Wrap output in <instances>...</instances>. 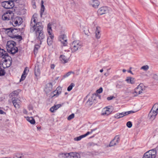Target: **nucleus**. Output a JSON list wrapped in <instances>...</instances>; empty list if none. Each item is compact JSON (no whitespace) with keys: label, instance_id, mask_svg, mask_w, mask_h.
Wrapping results in <instances>:
<instances>
[{"label":"nucleus","instance_id":"29","mask_svg":"<svg viewBox=\"0 0 158 158\" xmlns=\"http://www.w3.org/2000/svg\"><path fill=\"white\" fill-rule=\"evenodd\" d=\"M124 116L123 112L121 113H118L114 115V117L115 118H120L123 117Z\"/></svg>","mask_w":158,"mask_h":158},{"label":"nucleus","instance_id":"45","mask_svg":"<svg viewBox=\"0 0 158 158\" xmlns=\"http://www.w3.org/2000/svg\"><path fill=\"white\" fill-rule=\"evenodd\" d=\"M127 126L128 128H131L132 126V123L130 121L128 122L127 123Z\"/></svg>","mask_w":158,"mask_h":158},{"label":"nucleus","instance_id":"54","mask_svg":"<svg viewBox=\"0 0 158 158\" xmlns=\"http://www.w3.org/2000/svg\"><path fill=\"white\" fill-rule=\"evenodd\" d=\"M32 6H33V8H34V9H35L36 8V6L35 5V2H34V1H33L32 2Z\"/></svg>","mask_w":158,"mask_h":158},{"label":"nucleus","instance_id":"24","mask_svg":"<svg viewBox=\"0 0 158 158\" xmlns=\"http://www.w3.org/2000/svg\"><path fill=\"white\" fill-rule=\"evenodd\" d=\"M61 105L60 104H57L52 106L50 108V111L53 112L54 110H57L58 108L61 107Z\"/></svg>","mask_w":158,"mask_h":158},{"label":"nucleus","instance_id":"11","mask_svg":"<svg viewBox=\"0 0 158 158\" xmlns=\"http://www.w3.org/2000/svg\"><path fill=\"white\" fill-rule=\"evenodd\" d=\"M61 87H57L56 89L51 93L50 97L53 98L54 96H58L61 93Z\"/></svg>","mask_w":158,"mask_h":158},{"label":"nucleus","instance_id":"38","mask_svg":"<svg viewBox=\"0 0 158 158\" xmlns=\"http://www.w3.org/2000/svg\"><path fill=\"white\" fill-rule=\"evenodd\" d=\"M75 86L74 84L72 83L67 88V90L69 91H70L72 89L73 87Z\"/></svg>","mask_w":158,"mask_h":158},{"label":"nucleus","instance_id":"58","mask_svg":"<svg viewBox=\"0 0 158 158\" xmlns=\"http://www.w3.org/2000/svg\"><path fill=\"white\" fill-rule=\"evenodd\" d=\"M51 68L52 69H54L55 67V65L54 64H52L51 65Z\"/></svg>","mask_w":158,"mask_h":158},{"label":"nucleus","instance_id":"6","mask_svg":"<svg viewBox=\"0 0 158 158\" xmlns=\"http://www.w3.org/2000/svg\"><path fill=\"white\" fill-rule=\"evenodd\" d=\"M1 5L5 9H10L14 6V2L13 1H9L3 2L1 3Z\"/></svg>","mask_w":158,"mask_h":158},{"label":"nucleus","instance_id":"16","mask_svg":"<svg viewBox=\"0 0 158 158\" xmlns=\"http://www.w3.org/2000/svg\"><path fill=\"white\" fill-rule=\"evenodd\" d=\"M110 109L108 108V107H106L103 108L102 111V113L101 115H109L111 112V111L110 110Z\"/></svg>","mask_w":158,"mask_h":158},{"label":"nucleus","instance_id":"39","mask_svg":"<svg viewBox=\"0 0 158 158\" xmlns=\"http://www.w3.org/2000/svg\"><path fill=\"white\" fill-rule=\"evenodd\" d=\"M115 140L116 141H115V142H116V143H117V144H118V143L119 142V141H120V137H119V135H116L114 138Z\"/></svg>","mask_w":158,"mask_h":158},{"label":"nucleus","instance_id":"2","mask_svg":"<svg viewBox=\"0 0 158 158\" xmlns=\"http://www.w3.org/2000/svg\"><path fill=\"white\" fill-rule=\"evenodd\" d=\"M81 43L79 40L73 41L70 45V48L73 52H75L82 47Z\"/></svg>","mask_w":158,"mask_h":158},{"label":"nucleus","instance_id":"33","mask_svg":"<svg viewBox=\"0 0 158 158\" xmlns=\"http://www.w3.org/2000/svg\"><path fill=\"white\" fill-rule=\"evenodd\" d=\"M44 2L43 0L41 1V9L40 11V15H41L44 12L45 9L44 6L43 5Z\"/></svg>","mask_w":158,"mask_h":158},{"label":"nucleus","instance_id":"64","mask_svg":"<svg viewBox=\"0 0 158 158\" xmlns=\"http://www.w3.org/2000/svg\"><path fill=\"white\" fill-rule=\"evenodd\" d=\"M28 70V68L27 67L25 68L23 71H25V72L26 73V72Z\"/></svg>","mask_w":158,"mask_h":158},{"label":"nucleus","instance_id":"13","mask_svg":"<svg viewBox=\"0 0 158 158\" xmlns=\"http://www.w3.org/2000/svg\"><path fill=\"white\" fill-rule=\"evenodd\" d=\"M16 45V43L14 41L10 40L7 41L6 44V48L7 50L9 49V48H12L15 47Z\"/></svg>","mask_w":158,"mask_h":158},{"label":"nucleus","instance_id":"60","mask_svg":"<svg viewBox=\"0 0 158 158\" xmlns=\"http://www.w3.org/2000/svg\"><path fill=\"white\" fill-rule=\"evenodd\" d=\"M92 133V132H89V131H88L86 134H85V135L86 136H87L88 135H89V134H91Z\"/></svg>","mask_w":158,"mask_h":158},{"label":"nucleus","instance_id":"5","mask_svg":"<svg viewBox=\"0 0 158 158\" xmlns=\"http://www.w3.org/2000/svg\"><path fill=\"white\" fill-rule=\"evenodd\" d=\"M56 21L55 20H53L51 24H50V38L52 39L51 40H50V44H51V42L52 41V42H54V40H53L54 38V35L53 33L51 32L52 31V28L54 29H55L56 27Z\"/></svg>","mask_w":158,"mask_h":158},{"label":"nucleus","instance_id":"49","mask_svg":"<svg viewBox=\"0 0 158 158\" xmlns=\"http://www.w3.org/2000/svg\"><path fill=\"white\" fill-rule=\"evenodd\" d=\"M74 158H80V156L79 154L78 153H76L74 157Z\"/></svg>","mask_w":158,"mask_h":158},{"label":"nucleus","instance_id":"17","mask_svg":"<svg viewBox=\"0 0 158 158\" xmlns=\"http://www.w3.org/2000/svg\"><path fill=\"white\" fill-rule=\"evenodd\" d=\"M9 55L3 49L0 48V57L3 59L6 58V57H8Z\"/></svg>","mask_w":158,"mask_h":158},{"label":"nucleus","instance_id":"31","mask_svg":"<svg viewBox=\"0 0 158 158\" xmlns=\"http://www.w3.org/2000/svg\"><path fill=\"white\" fill-rule=\"evenodd\" d=\"M11 28L13 35H15V33L20 31V28H15L13 27Z\"/></svg>","mask_w":158,"mask_h":158},{"label":"nucleus","instance_id":"43","mask_svg":"<svg viewBox=\"0 0 158 158\" xmlns=\"http://www.w3.org/2000/svg\"><path fill=\"white\" fill-rule=\"evenodd\" d=\"M76 153V152H70L68 153L67 155H68V157L70 156L71 157H72L74 158Z\"/></svg>","mask_w":158,"mask_h":158},{"label":"nucleus","instance_id":"46","mask_svg":"<svg viewBox=\"0 0 158 158\" xmlns=\"http://www.w3.org/2000/svg\"><path fill=\"white\" fill-rule=\"evenodd\" d=\"M148 66L147 65L143 66L141 68V69H143L145 70H147L148 69Z\"/></svg>","mask_w":158,"mask_h":158},{"label":"nucleus","instance_id":"59","mask_svg":"<svg viewBox=\"0 0 158 158\" xmlns=\"http://www.w3.org/2000/svg\"><path fill=\"white\" fill-rule=\"evenodd\" d=\"M23 112L24 114H27V111L25 109H24L23 110Z\"/></svg>","mask_w":158,"mask_h":158},{"label":"nucleus","instance_id":"32","mask_svg":"<svg viewBox=\"0 0 158 158\" xmlns=\"http://www.w3.org/2000/svg\"><path fill=\"white\" fill-rule=\"evenodd\" d=\"M152 109L155 110V111L158 113V102L156 103L154 105Z\"/></svg>","mask_w":158,"mask_h":158},{"label":"nucleus","instance_id":"19","mask_svg":"<svg viewBox=\"0 0 158 158\" xmlns=\"http://www.w3.org/2000/svg\"><path fill=\"white\" fill-rule=\"evenodd\" d=\"M94 100H95V96L92 95V96L89 98L86 103L89 105L91 106L93 104Z\"/></svg>","mask_w":158,"mask_h":158},{"label":"nucleus","instance_id":"53","mask_svg":"<svg viewBox=\"0 0 158 158\" xmlns=\"http://www.w3.org/2000/svg\"><path fill=\"white\" fill-rule=\"evenodd\" d=\"M84 29H83V30H84L83 31L84 32L85 34V35H88V33H88V31H85V28H84Z\"/></svg>","mask_w":158,"mask_h":158},{"label":"nucleus","instance_id":"37","mask_svg":"<svg viewBox=\"0 0 158 158\" xmlns=\"http://www.w3.org/2000/svg\"><path fill=\"white\" fill-rule=\"evenodd\" d=\"M1 66H0V76L4 75L6 73L5 70L1 68Z\"/></svg>","mask_w":158,"mask_h":158},{"label":"nucleus","instance_id":"27","mask_svg":"<svg viewBox=\"0 0 158 158\" xmlns=\"http://www.w3.org/2000/svg\"><path fill=\"white\" fill-rule=\"evenodd\" d=\"M35 73L36 76H39L40 74V71L38 66L36 65L35 66Z\"/></svg>","mask_w":158,"mask_h":158},{"label":"nucleus","instance_id":"30","mask_svg":"<svg viewBox=\"0 0 158 158\" xmlns=\"http://www.w3.org/2000/svg\"><path fill=\"white\" fill-rule=\"evenodd\" d=\"M19 92L18 91L16 90H15L13 92L10 93V97H15V96H17L18 95Z\"/></svg>","mask_w":158,"mask_h":158},{"label":"nucleus","instance_id":"36","mask_svg":"<svg viewBox=\"0 0 158 158\" xmlns=\"http://www.w3.org/2000/svg\"><path fill=\"white\" fill-rule=\"evenodd\" d=\"M117 145V143L115 142V140L114 139L110 143L109 146L110 147L114 146Z\"/></svg>","mask_w":158,"mask_h":158},{"label":"nucleus","instance_id":"55","mask_svg":"<svg viewBox=\"0 0 158 158\" xmlns=\"http://www.w3.org/2000/svg\"><path fill=\"white\" fill-rule=\"evenodd\" d=\"M47 28L48 32L49 34V23L48 24Z\"/></svg>","mask_w":158,"mask_h":158},{"label":"nucleus","instance_id":"21","mask_svg":"<svg viewBox=\"0 0 158 158\" xmlns=\"http://www.w3.org/2000/svg\"><path fill=\"white\" fill-rule=\"evenodd\" d=\"M126 81L128 83L134 84L135 82V79L134 78L128 77L127 78Z\"/></svg>","mask_w":158,"mask_h":158},{"label":"nucleus","instance_id":"42","mask_svg":"<svg viewBox=\"0 0 158 158\" xmlns=\"http://www.w3.org/2000/svg\"><path fill=\"white\" fill-rule=\"evenodd\" d=\"M74 117V114H72L71 115H69L67 118V119L68 120H70L72 119Z\"/></svg>","mask_w":158,"mask_h":158},{"label":"nucleus","instance_id":"3","mask_svg":"<svg viewBox=\"0 0 158 158\" xmlns=\"http://www.w3.org/2000/svg\"><path fill=\"white\" fill-rule=\"evenodd\" d=\"M156 155V150L153 149L145 152L143 155V158H155Z\"/></svg>","mask_w":158,"mask_h":158},{"label":"nucleus","instance_id":"8","mask_svg":"<svg viewBox=\"0 0 158 158\" xmlns=\"http://www.w3.org/2000/svg\"><path fill=\"white\" fill-rule=\"evenodd\" d=\"M12 14H13L12 11L7 12L2 15V19L3 20H9L12 18V15H11Z\"/></svg>","mask_w":158,"mask_h":158},{"label":"nucleus","instance_id":"7","mask_svg":"<svg viewBox=\"0 0 158 158\" xmlns=\"http://www.w3.org/2000/svg\"><path fill=\"white\" fill-rule=\"evenodd\" d=\"M12 102L16 108H19L21 105V101L19 99L16 97H14L12 98Z\"/></svg>","mask_w":158,"mask_h":158},{"label":"nucleus","instance_id":"9","mask_svg":"<svg viewBox=\"0 0 158 158\" xmlns=\"http://www.w3.org/2000/svg\"><path fill=\"white\" fill-rule=\"evenodd\" d=\"M158 114V113L155 111V110H153L151 109L148 115V117L149 119L152 121L153 120Z\"/></svg>","mask_w":158,"mask_h":158},{"label":"nucleus","instance_id":"23","mask_svg":"<svg viewBox=\"0 0 158 158\" xmlns=\"http://www.w3.org/2000/svg\"><path fill=\"white\" fill-rule=\"evenodd\" d=\"M124 86V84L122 81H118L117 82L116 86L117 88L118 89H121Z\"/></svg>","mask_w":158,"mask_h":158},{"label":"nucleus","instance_id":"44","mask_svg":"<svg viewBox=\"0 0 158 158\" xmlns=\"http://www.w3.org/2000/svg\"><path fill=\"white\" fill-rule=\"evenodd\" d=\"M72 73H73L71 71L69 72H68L66 74H65V75H64L63 76V78H64L65 77H68Z\"/></svg>","mask_w":158,"mask_h":158},{"label":"nucleus","instance_id":"26","mask_svg":"<svg viewBox=\"0 0 158 158\" xmlns=\"http://www.w3.org/2000/svg\"><path fill=\"white\" fill-rule=\"evenodd\" d=\"M27 120L31 124H34L35 123V121L34 119L32 117H26Z\"/></svg>","mask_w":158,"mask_h":158},{"label":"nucleus","instance_id":"51","mask_svg":"<svg viewBox=\"0 0 158 158\" xmlns=\"http://www.w3.org/2000/svg\"><path fill=\"white\" fill-rule=\"evenodd\" d=\"M153 78L155 79H158V75L157 74H153Z\"/></svg>","mask_w":158,"mask_h":158},{"label":"nucleus","instance_id":"47","mask_svg":"<svg viewBox=\"0 0 158 158\" xmlns=\"http://www.w3.org/2000/svg\"><path fill=\"white\" fill-rule=\"evenodd\" d=\"M14 23H13V25L14 26H17V25H19V24L18 23V22L17 20L14 21Z\"/></svg>","mask_w":158,"mask_h":158},{"label":"nucleus","instance_id":"1","mask_svg":"<svg viewBox=\"0 0 158 158\" xmlns=\"http://www.w3.org/2000/svg\"><path fill=\"white\" fill-rule=\"evenodd\" d=\"M36 15L34 14L31 18L30 29L31 31L34 32L37 39L41 40L44 38L43 31V27L41 22H36V17L35 16Z\"/></svg>","mask_w":158,"mask_h":158},{"label":"nucleus","instance_id":"12","mask_svg":"<svg viewBox=\"0 0 158 158\" xmlns=\"http://www.w3.org/2000/svg\"><path fill=\"white\" fill-rule=\"evenodd\" d=\"M143 89L142 88V87L140 86V85H139L135 89L134 93L136 94L134 95V97L137 96L138 95L141 94L142 93V91Z\"/></svg>","mask_w":158,"mask_h":158},{"label":"nucleus","instance_id":"15","mask_svg":"<svg viewBox=\"0 0 158 158\" xmlns=\"http://www.w3.org/2000/svg\"><path fill=\"white\" fill-rule=\"evenodd\" d=\"M107 11V8L106 7H102L100 8L98 11L99 15H102L106 13Z\"/></svg>","mask_w":158,"mask_h":158},{"label":"nucleus","instance_id":"63","mask_svg":"<svg viewBox=\"0 0 158 158\" xmlns=\"http://www.w3.org/2000/svg\"><path fill=\"white\" fill-rule=\"evenodd\" d=\"M80 136L81 139L86 137V136H85V134L83 135H81Z\"/></svg>","mask_w":158,"mask_h":158},{"label":"nucleus","instance_id":"14","mask_svg":"<svg viewBox=\"0 0 158 158\" xmlns=\"http://www.w3.org/2000/svg\"><path fill=\"white\" fill-rule=\"evenodd\" d=\"M4 29L5 30V33L6 34L9 36L13 38L15 35H13V34L11 28H4Z\"/></svg>","mask_w":158,"mask_h":158},{"label":"nucleus","instance_id":"4","mask_svg":"<svg viewBox=\"0 0 158 158\" xmlns=\"http://www.w3.org/2000/svg\"><path fill=\"white\" fill-rule=\"evenodd\" d=\"M7 59H2V66L4 69L8 68L10 66L12 63V60L11 57L8 56V57H6Z\"/></svg>","mask_w":158,"mask_h":158},{"label":"nucleus","instance_id":"56","mask_svg":"<svg viewBox=\"0 0 158 158\" xmlns=\"http://www.w3.org/2000/svg\"><path fill=\"white\" fill-rule=\"evenodd\" d=\"M39 48H40L39 45H35L34 48L38 50V49Z\"/></svg>","mask_w":158,"mask_h":158},{"label":"nucleus","instance_id":"62","mask_svg":"<svg viewBox=\"0 0 158 158\" xmlns=\"http://www.w3.org/2000/svg\"><path fill=\"white\" fill-rule=\"evenodd\" d=\"M13 158H23V157L22 156H20L19 157H18L17 156H14Z\"/></svg>","mask_w":158,"mask_h":158},{"label":"nucleus","instance_id":"61","mask_svg":"<svg viewBox=\"0 0 158 158\" xmlns=\"http://www.w3.org/2000/svg\"><path fill=\"white\" fill-rule=\"evenodd\" d=\"M37 52H38V50H37V49H35L34 48V53L35 55H36L37 53Z\"/></svg>","mask_w":158,"mask_h":158},{"label":"nucleus","instance_id":"57","mask_svg":"<svg viewBox=\"0 0 158 158\" xmlns=\"http://www.w3.org/2000/svg\"><path fill=\"white\" fill-rule=\"evenodd\" d=\"M6 113L4 111H3L2 110H0V114H5Z\"/></svg>","mask_w":158,"mask_h":158},{"label":"nucleus","instance_id":"48","mask_svg":"<svg viewBox=\"0 0 158 158\" xmlns=\"http://www.w3.org/2000/svg\"><path fill=\"white\" fill-rule=\"evenodd\" d=\"M103 89L102 87H100L99 89L97 90V92L98 94L101 93L102 92Z\"/></svg>","mask_w":158,"mask_h":158},{"label":"nucleus","instance_id":"22","mask_svg":"<svg viewBox=\"0 0 158 158\" xmlns=\"http://www.w3.org/2000/svg\"><path fill=\"white\" fill-rule=\"evenodd\" d=\"M9 49H8V52H10L12 54H14L15 53L17 52L18 50V48L15 46L12 48H9Z\"/></svg>","mask_w":158,"mask_h":158},{"label":"nucleus","instance_id":"50","mask_svg":"<svg viewBox=\"0 0 158 158\" xmlns=\"http://www.w3.org/2000/svg\"><path fill=\"white\" fill-rule=\"evenodd\" d=\"M81 139L80 136H79L77 137H76L74 138V140L75 141H79L80 140H81Z\"/></svg>","mask_w":158,"mask_h":158},{"label":"nucleus","instance_id":"41","mask_svg":"<svg viewBox=\"0 0 158 158\" xmlns=\"http://www.w3.org/2000/svg\"><path fill=\"white\" fill-rule=\"evenodd\" d=\"M134 112H134L132 110H131V111H127V112H123L124 116L127 115L128 114H131V113H133Z\"/></svg>","mask_w":158,"mask_h":158},{"label":"nucleus","instance_id":"20","mask_svg":"<svg viewBox=\"0 0 158 158\" xmlns=\"http://www.w3.org/2000/svg\"><path fill=\"white\" fill-rule=\"evenodd\" d=\"M59 58L60 61L64 64L66 63L69 61V59L64 55H61Z\"/></svg>","mask_w":158,"mask_h":158},{"label":"nucleus","instance_id":"10","mask_svg":"<svg viewBox=\"0 0 158 158\" xmlns=\"http://www.w3.org/2000/svg\"><path fill=\"white\" fill-rule=\"evenodd\" d=\"M59 40L64 46H66L68 44L66 36L65 35H60L59 38Z\"/></svg>","mask_w":158,"mask_h":158},{"label":"nucleus","instance_id":"52","mask_svg":"<svg viewBox=\"0 0 158 158\" xmlns=\"http://www.w3.org/2000/svg\"><path fill=\"white\" fill-rule=\"evenodd\" d=\"M115 98V97H114V96H110V97H108L107 98V99L109 101V100H112L113 98Z\"/></svg>","mask_w":158,"mask_h":158},{"label":"nucleus","instance_id":"40","mask_svg":"<svg viewBox=\"0 0 158 158\" xmlns=\"http://www.w3.org/2000/svg\"><path fill=\"white\" fill-rule=\"evenodd\" d=\"M13 38H16L17 39H19V40H21L22 39V36L19 35H15Z\"/></svg>","mask_w":158,"mask_h":158},{"label":"nucleus","instance_id":"18","mask_svg":"<svg viewBox=\"0 0 158 158\" xmlns=\"http://www.w3.org/2000/svg\"><path fill=\"white\" fill-rule=\"evenodd\" d=\"M89 4L93 7L97 8L99 5V2L98 0H91L89 1Z\"/></svg>","mask_w":158,"mask_h":158},{"label":"nucleus","instance_id":"28","mask_svg":"<svg viewBox=\"0 0 158 158\" xmlns=\"http://www.w3.org/2000/svg\"><path fill=\"white\" fill-rule=\"evenodd\" d=\"M98 28L99 27H97L95 32V37L97 39H99L101 36V35L100 33V31L99 30H98Z\"/></svg>","mask_w":158,"mask_h":158},{"label":"nucleus","instance_id":"35","mask_svg":"<svg viewBox=\"0 0 158 158\" xmlns=\"http://www.w3.org/2000/svg\"><path fill=\"white\" fill-rule=\"evenodd\" d=\"M27 74H26V73L25 72V71H23V73L22 75L21 78L20 79V81H23L25 78L26 77Z\"/></svg>","mask_w":158,"mask_h":158},{"label":"nucleus","instance_id":"34","mask_svg":"<svg viewBox=\"0 0 158 158\" xmlns=\"http://www.w3.org/2000/svg\"><path fill=\"white\" fill-rule=\"evenodd\" d=\"M68 153H61L59 155V157L60 158H65L68 157V155H67Z\"/></svg>","mask_w":158,"mask_h":158},{"label":"nucleus","instance_id":"25","mask_svg":"<svg viewBox=\"0 0 158 158\" xmlns=\"http://www.w3.org/2000/svg\"><path fill=\"white\" fill-rule=\"evenodd\" d=\"M44 91L46 93V95H48L49 94V84L48 83L46 85H45L44 89Z\"/></svg>","mask_w":158,"mask_h":158}]
</instances>
